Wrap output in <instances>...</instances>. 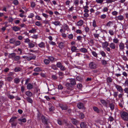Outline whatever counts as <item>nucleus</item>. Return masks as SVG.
I'll return each instance as SVG.
<instances>
[{
  "instance_id": "obj_1",
  "label": "nucleus",
  "mask_w": 128,
  "mask_h": 128,
  "mask_svg": "<svg viewBox=\"0 0 128 128\" xmlns=\"http://www.w3.org/2000/svg\"><path fill=\"white\" fill-rule=\"evenodd\" d=\"M122 118L124 121H128V113L125 111L121 112L120 113Z\"/></svg>"
},
{
  "instance_id": "obj_2",
  "label": "nucleus",
  "mask_w": 128,
  "mask_h": 128,
  "mask_svg": "<svg viewBox=\"0 0 128 128\" xmlns=\"http://www.w3.org/2000/svg\"><path fill=\"white\" fill-rule=\"evenodd\" d=\"M89 68L91 69H94L97 68V65L96 63L93 62H90L88 64Z\"/></svg>"
},
{
  "instance_id": "obj_3",
  "label": "nucleus",
  "mask_w": 128,
  "mask_h": 128,
  "mask_svg": "<svg viewBox=\"0 0 128 128\" xmlns=\"http://www.w3.org/2000/svg\"><path fill=\"white\" fill-rule=\"evenodd\" d=\"M59 106L60 107L62 110H66L68 109V106L65 104H59Z\"/></svg>"
},
{
  "instance_id": "obj_4",
  "label": "nucleus",
  "mask_w": 128,
  "mask_h": 128,
  "mask_svg": "<svg viewBox=\"0 0 128 128\" xmlns=\"http://www.w3.org/2000/svg\"><path fill=\"white\" fill-rule=\"evenodd\" d=\"M115 87L118 91L121 92H123V89L121 86L118 85H116L115 86Z\"/></svg>"
},
{
  "instance_id": "obj_5",
  "label": "nucleus",
  "mask_w": 128,
  "mask_h": 128,
  "mask_svg": "<svg viewBox=\"0 0 128 128\" xmlns=\"http://www.w3.org/2000/svg\"><path fill=\"white\" fill-rule=\"evenodd\" d=\"M119 47L120 50H123L124 48V44L122 42H120L119 44Z\"/></svg>"
},
{
  "instance_id": "obj_6",
  "label": "nucleus",
  "mask_w": 128,
  "mask_h": 128,
  "mask_svg": "<svg viewBox=\"0 0 128 128\" xmlns=\"http://www.w3.org/2000/svg\"><path fill=\"white\" fill-rule=\"evenodd\" d=\"M100 101L102 104L106 106V107L108 108V103L106 100H100Z\"/></svg>"
},
{
  "instance_id": "obj_7",
  "label": "nucleus",
  "mask_w": 128,
  "mask_h": 128,
  "mask_svg": "<svg viewBox=\"0 0 128 128\" xmlns=\"http://www.w3.org/2000/svg\"><path fill=\"white\" fill-rule=\"evenodd\" d=\"M80 126L81 128H88L86 124L84 122L81 123Z\"/></svg>"
},
{
  "instance_id": "obj_8",
  "label": "nucleus",
  "mask_w": 128,
  "mask_h": 128,
  "mask_svg": "<svg viewBox=\"0 0 128 128\" xmlns=\"http://www.w3.org/2000/svg\"><path fill=\"white\" fill-rule=\"evenodd\" d=\"M65 126L66 127H68L69 128H74V127L71 124H68L66 122H64Z\"/></svg>"
},
{
  "instance_id": "obj_9",
  "label": "nucleus",
  "mask_w": 128,
  "mask_h": 128,
  "mask_svg": "<svg viewBox=\"0 0 128 128\" xmlns=\"http://www.w3.org/2000/svg\"><path fill=\"white\" fill-rule=\"evenodd\" d=\"M42 120L43 123L46 125L48 124V120L45 118L44 116H42Z\"/></svg>"
},
{
  "instance_id": "obj_10",
  "label": "nucleus",
  "mask_w": 128,
  "mask_h": 128,
  "mask_svg": "<svg viewBox=\"0 0 128 128\" xmlns=\"http://www.w3.org/2000/svg\"><path fill=\"white\" fill-rule=\"evenodd\" d=\"M115 18L117 20H119L120 21L124 19V16L122 15H120L118 16H116Z\"/></svg>"
},
{
  "instance_id": "obj_11",
  "label": "nucleus",
  "mask_w": 128,
  "mask_h": 128,
  "mask_svg": "<svg viewBox=\"0 0 128 128\" xmlns=\"http://www.w3.org/2000/svg\"><path fill=\"white\" fill-rule=\"evenodd\" d=\"M36 56H29L26 57V60H34L36 58Z\"/></svg>"
},
{
  "instance_id": "obj_12",
  "label": "nucleus",
  "mask_w": 128,
  "mask_h": 128,
  "mask_svg": "<svg viewBox=\"0 0 128 128\" xmlns=\"http://www.w3.org/2000/svg\"><path fill=\"white\" fill-rule=\"evenodd\" d=\"M13 30L15 32L18 31L20 30V28L18 26H14L12 28Z\"/></svg>"
},
{
  "instance_id": "obj_13",
  "label": "nucleus",
  "mask_w": 128,
  "mask_h": 128,
  "mask_svg": "<svg viewBox=\"0 0 128 128\" xmlns=\"http://www.w3.org/2000/svg\"><path fill=\"white\" fill-rule=\"evenodd\" d=\"M109 46L110 48L112 49H114L116 48L115 44L113 43H111L109 44Z\"/></svg>"
},
{
  "instance_id": "obj_14",
  "label": "nucleus",
  "mask_w": 128,
  "mask_h": 128,
  "mask_svg": "<svg viewBox=\"0 0 128 128\" xmlns=\"http://www.w3.org/2000/svg\"><path fill=\"white\" fill-rule=\"evenodd\" d=\"M78 108L80 109L83 108L84 107L83 104L81 102L77 104Z\"/></svg>"
},
{
  "instance_id": "obj_15",
  "label": "nucleus",
  "mask_w": 128,
  "mask_h": 128,
  "mask_svg": "<svg viewBox=\"0 0 128 128\" xmlns=\"http://www.w3.org/2000/svg\"><path fill=\"white\" fill-rule=\"evenodd\" d=\"M16 54L15 53L9 54L8 56V58H13L14 59V57L16 56Z\"/></svg>"
},
{
  "instance_id": "obj_16",
  "label": "nucleus",
  "mask_w": 128,
  "mask_h": 128,
  "mask_svg": "<svg viewBox=\"0 0 128 128\" xmlns=\"http://www.w3.org/2000/svg\"><path fill=\"white\" fill-rule=\"evenodd\" d=\"M17 118V117H12L10 120L9 122L10 123L16 122L15 120Z\"/></svg>"
},
{
  "instance_id": "obj_17",
  "label": "nucleus",
  "mask_w": 128,
  "mask_h": 128,
  "mask_svg": "<svg viewBox=\"0 0 128 128\" xmlns=\"http://www.w3.org/2000/svg\"><path fill=\"white\" fill-rule=\"evenodd\" d=\"M71 120L72 123L74 124L76 126L78 123V122L77 120L74 118L72 119Z\"/></svg>"
},
{
  "instance_id": "obj_18",
  "label": "nucleus",
  "mask_w": 128,
  "mask_h": 128,
  "mask_svg": "<svg viewBox=\"0 0 128 128\" xmlns=\"http://www.w3.org/2000/svg\"><path fill=\"white\" fill-rule=\"evenodd\" d=\"M6 78L5 79V80L6 81L10 82L12 80L13 78L12 76H7L6 77Z\"/></svg>"
},
{
  "instance_id": "obj_19",
  "label": "nucleus",
  "mask_w": 128,
  "mask_h": 128,
  "mask_svg": "<svg viewBox=\"0 0 128 128\" xmlns=\"http://www.w3.org/2000/svg\"><path fill=\"white\" fill-rule=\"evenodd\" d=\"M109 45L108 43L107 42H105L102 44V47L103 48H106Z\"/></svg>"
},
{
  "instance_id": "obj_20",
  "label": "nucleus",
  "mask_w": 128,
  "mask_h": 128,
  "mask_svg": "<svg viewBox=\"0 0 128 128\" xmlns=\"http://www.w3.org/2000/svg\"><path fill=\"white\" fill-rule=\"evenodd\" d=\"M33 87V85L30 83H28L27 85V88L28 89H31Z\"/></svg>"
},
{
  "instance_id": "obj_21",
  "label": "nucleus",
  "mask_w": 128,
  "mask_h": 128,
  "mask_svg": "<svg viewBox=\"0 0 128 128\" xmlns=\"http://www.w3.org/2000/svg\"><path fill=\"white\" fill-rule=\"evenodd\" d=\"M39 46L41 48H44L45 47V44L43 42H41L38 44Z\"/></svg>"
},
{
  "instance_id": "obj_22",
  "label": "nucleus",
  "mask_w": 128,
  "mask_h": 128,
  "mask_svg": "<svg viewBox=\"0 0 128 128\" xmlns=\"http://www.w3.org/2000/svg\"><path fill=\"white\" fill-rule=\"evenodd\" d=\"M11 124V126L12 128H16V127L17 124V122H15L10 123Z\"/></svg>"
},
{
  "instance_id": "obj_23",
  "label": "nucleus",
  "mask_w": 128,
  "mask_h": 128,
  "mask_svg": "<svg viewBox=\"0 0 128 128\" xmlns=\"http://www.w3.org/2000/svg\"><path fill=\"white\" fill-rule=\"evenodd\" d=\"M50 106L49 107V110L50 111H52L54 110V107L52 105L51 103L49 104Z\"/></svg>"
},
{
  "instance_id": "obj_24",
  "label": "nucleus",
  "mask_w": 128,
  "mask_h": 128,
  "mask_svg": "<svg viewBox=\"0 0 128 128\" xmlns=\"http://www.w3.org/2000/svg\"><path fill=\"white\" fill-rule=\"evenodd\" d=\"M14 45L15 46H19L21 44V42L19 40H15Z\"/></svg>"
},
{
  "instance_id": "obj_25",
  "label": "nucleus",
  "mask_w": 128,
  "mask_h": 128,
  "mask_svg": "<svg viewBox=\"0 0 128 128\" xmlns=\"http://www.w3.org/2000/svg\"><path fill=\"white\" fill-rule=\"evenodd\" d=\"M71 50L72 51V52H74L76 51V50H78L76 47L73 46H71Z\"/></svg>"
},
{
  "instance_id": "obj_26",
  "label": "nucleus",
  "mask_w": 128,
  "mask_h": 128,
  "mask_svg": "<svg viewBox=\"0 0 128 128\" xmlns=\"http://www.w3.org/2000/svg\"><path fill=\"white\" fill-rule=\"evenodd\" d=\"M26 94L28 96L31 97L32 96V93L30 91H27L26 92Z\"/></svg>"
},
{
  "instance_id": "obj_27",
  "label": "nucleus",
  "mask_w": 128,
  "mask_h": 128,
  "mask_svg": "<svg viewBox=\"0 0 128 128\" xmlns=\"http://www.w3.org/2000/svg\"><path fill=\"white\" fill-rule=\"evenodd\" d=\"M20 59V57L19 56H16L14 57V60L15 61L19 60Z\"/></svg>"
},
{
  "instance_id": "obj_28",
  "label": "nucleus",
  "mask_w": 128,
  "mask_h": 128,
  "mask_svg": "<svg viewBox=\"0 0 128 128\" xmlns=\"http://www.w3.org/2000/svg\"><path fill=\"white\" fill-rule=\"evenodd\" d=\"M18 120L19 121L23 122H26V120L25 118H20L18 119Z\"/></svg>"
},
{
  "instance_id": "obj_29",
  "label": "nucleus",
  "mask_w": 128,
  "mask_h": 128,
  "mask_svg": "<svg viewBox=\"0 0 128 128\" xmlns=\"http://www.w3.org/2000/svg\"><path fill=\"white\" fill-rule=\"evenodd\" d=\"M15 40L14 38H12L10 40L9 42L10 44H14Z\"/></svg>"
},
{
  "instance_id": "obj_30",
  "label": "nucleus",
  "mask_w": 128,
  "mask_h": 128,
  "mask_svg": "<svg viewBox=\"0 0 128 128\" xmlns=\"http://www.w3.org/2000/svg\"><path fill=\"white\" fill-rule=\"evenodd\" d=\"M93 108V110L96 112L98 113H99L100 110L96 106H94Z\"/></svg>"
},
{
  "instance_id": "obj_31",
  "label": "nucleus",
  "mask_w": 128,
  "mask_h": 128,
  "mask_svg": "<svg viewBox=\"0 0 128 128\" xmlns=\"http://www.w3.org/2000/svg\"><path fill=\"white\" fill-rule=\"evenodd\" d=\"M70 84L72 85H74L76 84V82L75 80L74 79H71L70 80Z\"/></svg>"
},
{
  "instance_id": "obj_32",
  "label": "nucleus",
  "mask_w": 128,
  "mask_h": 128,
  "mask_svg": "<svg viewBox=\"0 0 128 128\" xmlns=\"http://www.w3.org/2000/svg\"><path fill=\"white\" fill-rule=\"evenodd\" d=\"M34 44L32 42H29L28 43V46L30 48L34 47Z\"/></svg>"
},
{
  "instance_id": "obj_33",
  "label": "nucleus",
  "mask_w": 128,
  "mask_h": 128,
  "mask_svg": "<svg viewBox=\"0 0 128 128\" xmlns=\"http://www.w3.org/2000/svg\"><path fill=\"white\" fill-rule=\"evenodd\" d=\"M14 81V82L16 84H18L20 82V79L18 78H15Z\"/></svg>"
},
{
  "instance_id": "obj_34",
  "label": "nucleus",
  "mask_w": 128,
  "mask_h": 128,
  "mask_svg": "<svg viewBox=\"0 0 128 128\" xmlns=\"http://www.w3.org/2000/svg\"><path fill=\"white\" fill-rule=\"evenodd\" d=\"M64 44L62 42H60L58 45L59 47L61 48H62L64 46Z\"/></svg>"
},
{
  "instance_id": "obj_35",
  "label": "nucleus",
  "mask_w": 128,
  "mask_h": 128,
  "mask_svg": "<svg viewBox=\"0 0 128 128\" xmlns=\"http://www.w3.org/2000/svg\"><path fill=\"white\" fill-rule=\"evenodd\" d=\"M51 67L54 70H56L58 69V68L56 67V66L55 64H52L51 66Z\"/></svg>"
},
{
  "instance_id": "obj_36",
  "label": "nucleus",
  "mask_w": 128,
  "mask_h": 128,
  "mask_svg": "<svg viewBox=\"0 0 128 128\" xmlns=\"http://www.w3.org/2000/svg\"><path fill=\"white\" fill-rule=\"evenodd\" d=\"M83 24L82 21V20H80L77 22V24L78 26H80L82 24Z\"/></svg>"
},
{
  "instance_id": "obj_37",
  "label": "nucleus",
  "mask_w": 128,
  "mask_h": 128,
  "mask_svg": "<svg viewBox=\"0 0 128 128\" xmlns=\"http://www.w3.org/2000/svg\"><path fill=\"white\" fill-rule=\"evenodd\" d=\"M26 100L27 101L30 103H32V99L29 97H27Z\"/></svg>"
},
{
  "instance_id": "obj_38",
  "label": "nucleus",
  "mask_w": 128,
  "mask_h": 128,
  "mask_svg": "<svg viewBox=\"0 0 128 128\" xmlns=\"http://www.w3.org/2000/svg\"><path fill=\"white\" fill-rule=\"evenodd\" d=\"M41 69L39 67H37L34 70V71L35 72H39L41 71Z\"/></svg>"
},
{
  "instance_id": "obj_39",
  "label": "nucleus",
  "mask_w": 128,
  "mask_h": 128,
  "mask_svg": "<svg viewBox=\"0 0 128 128\" xmlns=\"http://www.w3.org/2000/svg\"><path fill=\"white\" fill-rule=\"evenodd\" d=\"M80 50L81 52L84 53H86L87 52V50L84 48H82Z\"/></svg>"
},
{
  "instance_id": "obj_40",
  "label": "nucleus",
  "mask_w": 128,
  "mask_h": 128,
  "mask_svg": "<svg viewBox=\"0 0 128 128\" xmlns=\"http://www.w3.org/2000/svg\"><path fill=\"white\" fill-rule=\"evenodd\" d=\"M101 62L102 64L104 66L106 65L107 64L106 61L104 60H102L101 61Z\"/></svg>"
},
{
  "instance_id": "obj_41",
  "label": "nucleus",
  "mask_w": 128,
  "mask_h": 128,
  "mask_svg": "<svg viewBox=\"0 0 128 128\" xmlns=\"http://www.w3.org/2000/svg\"><path fill=\"white\" fill-rule=\"evenodd\" d=\"M44 62L46 64H48L50 63V61L49 60L46 59L44 60Z\"/></svg>"
},
{
  "instance_id": "obj_42",
  "label": "nucleus",
  "mask_w": 128,
  "mask_h": 128,
  "mask_svg": "<svg viewBox=\"0 0 128 128\" xmlns=\"http://www.w3.org/2000/svg\"><path fill=\"white\" fill-rule=\"evenodd\" d=\"M57 122L60 125H62V122L60 119H58L57 120Z\"/></svg>"
},
{
  "instance_id": "obj_43",
  "label": "nucleus",
  "mask_w": 128,
  "mask_h": 128,
  "mask_svg": "<svg viewBox=\"0 0 128 128\" xmlns=\"http://www.w3.org/2000/svg\"><path fill=\"white\" fill-rule=\"evenodd\" d=\"M109 32L111 36H113L114 35V32L113 30L110 29L109 30Z\"/></svg>"
},
{
  "instance_id": "obj_44",
  "label": "nucleus",
  "mask_w": 128,
  "mask_h": 128,
  "mask_svg": "<svg viewBox=\"0 0 128 128\" xmlns=\"http://www.w3.org/2000/svg\"><path fill=\"white\" fill-rule=\"evenodd\" d=\"M109 106L112 110H113L114 109V105L112 103L110 104L109 105Z\"/></svg>"
},
{
  "instance_id": "obj_45",
  "label": "nucleus",
  "mask_w": 128,
  "mask_h": 128,
  "mask_svg": "<svg viewBox=\"0 0 128 128\" xmlns=\"http://www.w3.org/2000/svg\"><path fill=\"white\" fill-rule=\"evenodd\" d=\"M62 65V64L60 62H57L56 64V66L58 68H60Z\"/></svg>"
},
{
  "instance_id": "obj_46",
  "label": "nucleus",
  "mask_w": 128,
  "mask_h": 128,
  "mask_svg": "<svg viewBox=\"0 0 128 128\" xmlns=\"http://www.w3.org/2000/svg\"><path fill=\"white\" fill-rule=\"evenodd\" d=\"M21 70V68L20 67H17L16 68L14 69L15 72H18L20 71Z\"/></svg>"
},
{
  "instance_id": "obj_47",
  "label": "nucleus",
  "mask_w": 128,
  "mask_h": 128,
  "mask_svg": "<svg viewBox=\"0 0 128 128\" xmlns=\"http://www.w3.org/2000/svg\"><path fill=\"white\" fill-rule=\"evenodd\" d=\"M48 59L49 60H50L51 62H53L54 59V57L51 56H49L48 57Z\"/></svg>"
},
{
  "instance_id": "obj_48",
  "label": "nucleus",
  "mask_w": 128,
  "mask_h": 128,
  "mask_svg": "<svg viewBox=\"0 0 128 128\" xmlns=\"http://www.w3.org/2000/svg\"><path fill=\"white\" fill-rule=\"evenodd\" d=\"M36 4L35 2H32L30 4V6L31 7L34 8Z\"/></svg>"
},
{
  "instance_id": "obj_49",
  "label": "nucleus",
  "mask_w": 128,
  "mask_h": 128,
  "mask_svg": "<svg viewBox=\"0 0 128 128\" xmlns=\"http://www.w3.org/2000/svg\"><path fill=\"white\" fill-rule=\"evenodd\" d=\"M92 53L94 56L96 57L98 56L97 54L94 51H92Z\"/></svg>"
},
{
  "instance_id": "obj_50",
  "label": "nucleus",
  "mask_w": 128,
  "mask_h": 128,
  "mask_svg": "<svg viewBox=\"0 0 128 128\" xmlns=\"http://www.w3.org/2000/svg\"><path fill=\"white\" fill-rule=\"evenodd\" d=\"M92 26L94 28H95L97 26L96 24V22L95 20H94L93 21Z\"/></svg>"
},
{
  "instance_id": "obj_51",
  "label": "nucleus",
  "mask_w": 128,
  "mask_h": 128,
  "mask_svg": "<svg viewBox=\"0 0 128 128\" xmlns=\"http://www.w3.org/2000/svg\"><path fill=\"white\" fill-rule=\"evenodd\" d=\"M24 42L26 43H29L30 41V40L28 38H26V39H24Z\"/></svg>"
},
{
  "instance_id": "obj_52",
  "label": "nucleus",
  "mask_w": 128,
  "mask_h": 128,
  "mask_svg": "<svg viewBox=\"0 0 128 128\" xmlns=\"http://www.w3.org/2000/svg\"><path fill=\"white\" fill-rule=\"evenodd\" d=\"M79 116L80 118L82 119L84 118V115L82 113H80L79 114Z\"/></svg>"
},
{
  "instance_id": "obj_53",
  "label": "nucleus",
  "mask_w": 128,
  "mask_h": 128,
  "mask_svg": "<svg viewBox=\"0 0 128 128\" xmlns=\"http://www.w3.org/2000/svg\"><path fill=\"white\" fill-rule=\"evenodd\" d=\"M119 40L116 38H114L113 39V42L115 44L117 43L118 42Z\"/></svg>"
},
{
  "instance_id": "obj_54",
  "label": "nucleus",
  "mask_w": 128,
  "mask_h": 128,
  "mask_svg": "<svg viewBox=\"0 0 128 128\" xmlns=\"http://www.w3.org/2000/svg\"><path fill=\"white\" fill-rule=\"evenodd\" d=\"M29 32L30 33H34L36 32V30L35 29L33 28L32 30L29 31Z\"/></svg>"
},
{
  "instance_id": "obj_55",
  "label": "nucleus",
  "mask_w": 128,
  "mask_h": 128,
  "mask_svg": "<svg viewBox=\"0 0 128 128\" xmlns=\"http://www.w3.org/2000/svg\"><path fill=\"white\" fill-rule=\"evenodd\" d=\"M100 53L102 56L103 57L105 56H106V54L103 51H101Z\"/></svg>"
},
{
  "instance_id": "obj_56",
  "label": "nucleus",
  "mask_w": 128,
  "mask_h": 128,
  "mask_svg": "<svg viewBox=\"0 0 128 128\" xmlns=\"http://www.w3.org/2000/svg\"><path fill=\"white\" fill-rule=\"evenodd\" d=\"M106 16L105 14H103L100 16V18L101 19H104L106 17Z\"/></svg>"
},
{
  "instance_id": "obj_57",
  "label": "nucleus",
  "mask_w": 128,
  "mask_h": 128,
  "mask_svg": "<svg viewBox=\"0 0 128 128\" xmlns=\"http://www.w3.org/2000/svg\"><path fill=\"white\" fill-rule=\"evenodd\" d=\"M124 93L128 94V88H126L124 89Z\"/></svg>"
},
{
  "instance_id": "obj_58",
  "label": "nucleus",
  "mask_w": 128,
  "mask_h": 128,
  "mask_svg": "<svg viewBox=\"0 0 128 128\" xmlns=\"http://www.w3.org/2000/svg\"><path fill=\"white\" fill-rule=\"evenodd\" d=\"M60 69L62 71H64L66 70V68L64 66L62 65L61 66L60 68Z\"/></svg>"
},
{
  "instance_id": "obj_59",
  "label": "nucleus",
  "mask_w": 128,
  "mask_h": 128,
  "mask_svg": "<svg viewBox=\"0 0 128 128\" xmlns=\"http://www.w3.org/2000/svg\"><path fill=\"white\" fill-rule=\"evenodd\" d=\"M13 2L14 4L15 5H17L18 4V0H14Z\"/></svg>"
},
{
  "instance_id": "obj_60",
  "label": "nucleus",
  "mask_w": 128,
  "mask_h": 128,
  "mask_svg": "<svg viewBox=\"0 0 128 128\" xmlns=\"http://www.w3.org/2000/svg\"><path fill=\"white\" fill-rule=\"evenodd\" d=\"M35 24L36 25L38 26H40L41 25L40 22L38 21L36 22L35 23Z\"/></svg>"
},
{
  "instance_id": "obj_61",
  "label": "nucleus",
  "mask_w": 128,
  "mask_h": 128,
  "mask_svg": "<svg viewBox=\"0 0 128 128\" xmlns=\"http://www.w3.org/2000/svg\"><path fill=\"white\" fill-rule=\"evenodd\" d=\"M102 10L104 12H107L108 10V8L107 7H105Z\"/></svg>"
},
{
  "instance_id": "obj_62",
  "label": "nucleus",
  "mask_w": 128,
  "mask_h": 128,
  "mask_svg": "<svg viewBox=\"0 0 128 128\" xmlns=\"http://www.w3.org/2000/svg\"><path fill=\"white\" fill-rule=\"evenodd\" d=\"M118 14V12H117L116 11H114V12H112V14L113 15H114L116 16Z\"/></svg>"
},
{
  "instance_id": "obj_63",
  "label": "nucleus",
  "mask_w": 128,
  "mask_h": 128,
  "mask_svg": "<svg viewBox=\"0 0 128 128\" xmlns=\"http://www.w3.org/2000/svg\"><path fill=\"white\" fill-rule=\"evenodd\" d=\"M114 96L115 98H116L118 95V92H114Z\"/></svg>"
},
{
  "instance_id": "obj_64",
  "label": "nucleus",
  "mask_w": 128,
  "mask_h": 128,
  "mask_svg": "<svg viewBox=\"0 0 128 128\" xmlns=\"http://www.w3.org/2000/svg\"><path fill=\"white\" fill-rule=\"evenodd\" d=\"M34 16V14L32 13H30L28 15V17L29 18H32Z\"/></svg>"
}]
</instances>
